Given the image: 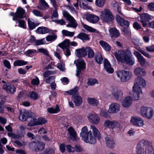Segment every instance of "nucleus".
Masks as SVG:
<instances>
[{
  "mask_svg": "<svg viewBox=\"0 0 154 154\" xmlns=\"http://www.w3.org/2000/svg\"><path fill=\"white\" fill-rule=\"evenodd\" d=\"M146 85L145 80L143 78L138 77L134 80L132 88V98L134 100H138L142 94V88Z\"/></svg>",
  "mask_w": 154,
  "mask_h": 154,
  "instance_id": "obj_1",
  "label": "nucleus"
},
{
  "mask_svg": "<svg viewBox=\"0 0 154 154\" xmlns=\"http://www.w3.org/2000/svg\"><path fill=\"white\" fill-rule=\"evenodd\" d=\"M127 51L126 53L122 50L119 51L118 52L115 53L114 55L119 61L132 65L135 63L134 58L130 50H127Z\"/></svg>",
  "mask_w": 154,
  "mask_h": 154,
  "instance_id": "obj_2",
  "label": "nucleus"
},
{
  "mask_svg": "<svg viewBox=\"0 0 154 154\" xmlns=\"http://www.w3.org/2000/svg\"><path fill=\"white\" fill-rule=\"evenodd\" d=\"M137 147V154H154V148L151 143L147 140H140Z\"/></svg>",
  "mask_w": 154,
  "mask_h": 154,
  "instance_id": "obj_3",
  "label": "nucleus"
},
{
  "mask_svg": "<svg viewBox=\"0 0 154 154\" xmlns=\"http://www.w3.org/2000/svg\"><path fill=\"white\" fill-rule=\"evenodd\" d=\"M154 111L151 107L142 106L140 109V113L143 117L149 119L153 117Z\"/></svg>",
  "mask_w": 154,
  "mask_h": 154,
  "instance_id": "obj_4",
  "label": "nucleus"
},
{
  "mask_svg": "<svg viewBox=\"0 0 154 154\" xmlns=\"http://www.w3.org/2000/svg\"><path fill=\"white\" fill-rule=\"evenodd\" d=\"M117 75L121 81L123 82L129 80L132 75V73L131 72L125 70L118 71Z\"/></svg>",
  "mask_w": 154,
  "mask_h": 154,
  "instance_id": "obj_5",
  "label": "nucleus"
},
{
  "mask_svg": "<svg viewBox=\"0 0 154 154\" xmlns=\"http://www.w3.org/2000/svg\"><path fill=\"white\" fill-rule=\"evenodd\" d=\"M63 16L69 22V23L66 25V26L75 29L77 27L78 24L74 18L66 11H63Z\"/></svg>",
  "mask_w": 154,
  "mask_h": 154,
  "instance_id": "obj_6",
  "label": "nucleus"
},
{
  "mask_svg": "<svg viewBox=\"0 0 154 154\" xmlns=\"http://www.w3.org/2000/svg\"><path fill=\"white\" fill-rule=\"evenodd\" d=\"M101 19L106 22L109 23L114 20V17L110 11L106 9L102 11L100 14Z\"/></svg>",
  "mask_w": 154,
  "mask_h": 154,
  "instance_id": "obj_7",
  "label": "nucleus"
},
{
  "mask_svg": "<svg viewBox=\"0 0 154 154\" xmlns=\"http://www.w3.org/2000/svg\"><path fill=\"white\" fill-rule=\"evenodd\" d=\"M76 63V66L77 67L76 71V75L77 77H79L80 75L82 74V71L85 70V63L84 61L82 59H79L75 61Z\"/></svg>",
  "mask_w": 154,
  "mask_h": 154,
  "instance_id": "obj_8",
  "label": "nucleus"
},
{
  "mask_svg": "<svg viewBox=\"0 0 154 154\" xmlns=\"http://www.w3.org/2000/svg\"><path fill=\"white\" fill-rule=\"evenodd\" d=\"M130 122L134 126L137 127H143L144 125L143 120L140 117L136 116L131 117Z\"/></svg>",
  "mask_w": 154,
  "mask_h": 154,
  "instance_id": "obj_9",
  "label": "nucleus"
},
{
  "mask_svg": "<svg viewBox=\"0 0 154 154\" xmlns=\"http://www.w3.org/2000/svg\"><path fill=\"white\" fill-rule=\"evenodd\" d=\"M45 144L41 142H32L29 144V148L32 151H41L44 149Z\"/></svg>",
  "mask_w": 154,
  "mask_h": 154,
  "instance_id": "obj_10",
  "label": "nucleus"
},
{
  "mask_svg": "<svg viewBox=\"0 0 154 154\" xmlns=\"http://www.w3.org/2000/svg\"><path fill=\"white\" fill-rule=\"evenodd\" d=\"M25 11L21 8H18L15 13H11L10 15L13 17V20L14 21H18V19H22L23 18Z\"/></svg>",
  "mask_w": 154,
  "mask_h": 154,
  "instance_id": "obj_11",
  "label": "nucleus"
},
{
  "mask_svg": "<svg viewBox=\"0 0 154 154\" xmlns=\"http://www.w3.org/2000/svg\"><path fill=\"white\" fill-rule=\"evenodd\" d=\"M104 124L105 126L109 127L112 129L119 128L121 127L120 123L117 121L114 120L110 121L107 120L105 121Z\"/></svg>",
  "mask_w": 154,
  "mask_h": 154,
  "instance_id": "obj_12",
  "label": "nucleus"
},
{
  "mask_svg": "<svg viewBox=\"0 0 154 154\" xmlns=\"http://www.w3.org/2000/svg\"><path fill=\"white\" fill-rule=\"evenodd\" d=\"M120 107L119 104L116 103H112L109 105L108 112L110 113H116L120 111Z\"/></svg>",
  "mask_w": 154,
  "mask_h": 154,
  "instance_id": "obj_13",
  "label": "nucleus"
},
{
  "mask_svg": "<svg viewBox=\"0 0 154 154\" xmlns=\"http://www.w3.org/2000/svg\"><path fill=\"white\" fill-rule=\"evenodd\" d=\"M89 121L92 124L97 125L100 122V117L95 113H90L88 116Z\"/></svg>",
  "mask_w": 154,
  "mask_h": 154,
  "instance_id": "obj_14",
  "label": "nucleus"
},
{
  "mask_svg": "<svg viewBox=\"0 0 154 154\" xmlns=\"http://www.w3.org/2000/svg\"><path fill=\"white\" fill-rule=\"evenodd\" d=\"M111 91L114 98L116 100L118 101L122 99L123 94L120 90L116 88H114L111 89Z\"/></svg>",
  "mask_w": 154,
  "mask_h": 154,
  "instance_id": "obj_15",
  "label": "nucleus"
},
{
  "mask_svg": "<svg viewBox=\"0 0 154 154\" xmlns=\"http://www.w3.org/2000/svg\"><path fill=\"white\" fill-rule=\"evenodd\" d=\"M116 18L117 22L122 26L124 28H127L129 27V23L128 21L122 18L119 15H116Z\"/></svg>",
  "mask_w": 154,
  "mask_h": 154,
  "instance_id": "obj_16",
  "label": "nucleus"
},
{
  "mask_svg": "<svg viewBox=\"0 0 154 154\" xmlns=\"http://www.w3.org/2000/svg\"><path fill=\"white\" fill-rule=\"evenodd\" d=\"M31 116V114L29 112L26 110H24L20 111V115L19 118L20 120L25 121Z\"/></svg>",
  "mask_w": 154,
  "mask_h": 154,
  "instance_id": "obj_17",
  "label": "nucleus"
},
{
  "mask_svg": "<svg viewBox=\"0 0 154 154\" xmlns=\"http://www.w3.org/2000/svg\"><path fill=\"white\" fill-rule=\"evenodd\" d=\"M3 88L8 93L12 94H13L16 91V88L10 83L4 84Z\"/></svg>",
  "mask_w": 154,
  "mask_h": 154,
  "instance_id": "obj_18",
  "label": "nucleus"
},
{
  "mask_svg": "<svg viewBox=\"0 0 154 154\" xmlns=\"http://www.w3.org/2000/svg\"><path fill=\"white\" fill-rule=\"evenodd\" d=\"M86 19L89 22L95 23L99 21V18L98 16L95 15L88 14L87 15Z\"/></svg>",
  "mask_w": 154,
  "mask_h": 154,
  "instance_id": "obj_19",
  "label": "nucleus"
},
{
  "mask_svg": "<svg viewBox=\"0 0 154 154\" xmlns=\"http://www.w3.org/2000/svg\"><path fill=\"white\" fill-rule=\"evenodd\" d=\"M90 130L89 131V134L92 133L93 134L97 137V138L100 139L101 138L100 132L97 128L94 125H91L90 127Z\"/></svg>",
  "mask_w": 154,
  "mask_h": 154,
  "instance_id": "obj_20",
  "label": "nucleus"
},
{
  "mask_svg": "<svg viewBox=\"0 0 154 154\" xmlns=\"http://www.w3.org/2000/svg\"><path fill=\"white\" fill-rule=\"evenodd\" d=\"M87 47H83L75 50L76 55L78 57H83L87 55Z\"/></svg>",
  "mask_w": 154,
  "mask_h": 154,
  "instance_id": "obj_21",
  "label": "nucleus"
},
{
  "mask_svg": "<svg viewBox=\"0 0 154 154\" xmlns=\"http://www.w3.org/2000/svg\"><path fill=\"white\" fill-rule=\"evenodd\" d=\"M132 103V99L130 97L125 98L122 101L121 105L125 108H128Z\"/></svg>",
  "mask_w": 154,
  "mask_h": 154,
  "instance_id": "obj_22",
  "label": "nucleus"
},
{
  "mask_svg": "<svg viewBox=\"0 0 154 154\" xmlns=\"http://www.w3.org/2000/svg\"><path fill=\"white\" fill-rule=\"evenodd\" d=\"M67 131L69 134L71 139L73 140H77L78 138L77 136L76 132L74 129L70 127L68 128Z\"/></svg>",
  "mask_w": 154,
  "mask_h": 154,
  "instance_id": "obj_23",
  "label": "nucleus"
},
{
  "mask_svg": "<svg viewBox=\"0 0 154 154\" xmlns=\"http://www.w3.org/2000/svg\"><path fill=\"white\" fill-rule=\"evenodd\" d=\"M96 136L93 135L92 133H90L84 141L86 143L94 144L96 142Z\"/></svg>",
  "mask_w": 154,
  "mask_h": 154,
  "instance_id": "obj_24",
  "label": "nucleus"
},
{
  "mask_svg": "<svg viewBox=\"0 0 154 154\" xmlns=\"http://www.w3.org/2000/svg\"><path fill=\"white\" fill-rule=\"evenodd\" d=\"M134 54L137 57L139 63L141 65H143L145 64L146 63V60L139 52L135 51Z\"/></svg>",
  "mask_w": 154,
  "mask_h": 154,
  "instance_id": "obj_25",
  "label": "nucleus"
},
{
  "mask_svg": "<svg viewBox=\"0 0 154 154\" xmlns=\"http://www.w3.org/2000/svg\"><path fill=\"white\" fill-rule=\"evenodd\" d=\"M106 143L107 146L109 148H113L115 144L114 139L112 137H105Z\"/></svg>",
  "mask_w": 154,
  "mask_h": 154,
  "instance_id": "obj_26",
  "label": "nucleus"
},
{
  "mask_svg": "<svg viewBox=\"0 0 154 154\" xmlns=\"http://www.w3.org/2000/svg\"><path fill=\"white\" fill-rule=\"evenodd\" d=\"M104 65L105 69L108 73H112L113 72V69L111 66V64L107 59H104Z\"/></svg>",
  "mask_w": 154,
  "mask_h": 154,
  "instance_id": "obj_27",
  "label": "nucleus"
},
{
  "mask_svg": "<svg viewBox=\"0 0 154 154\" xmlns=\"http://www.w3.org/2000/svg\"><path fill=\"white\" fill-rule=\"evenodd\" d=\"M89 134V132L88 131L87 127L85 126L83 127L81 129V131L80 134L82 140H85V138Z\"/></svg>",
  "mask_w": 154,
  "mask_h": 154,
  "instance_id": "obj_28",
  "label": "nucleus"
},
{
  "mask_svg": "<svg viewBox=\"0 0 154 154\" xmlns=\"http://www.w3.org/2000/svg\"><path fill=\"white\" fill-rule=\"evenodd\" d=\"M134 73L136 75L140 76H144L146 73L145 70L140 67L136 68L134 70Z\"/></svg>",
  "mask_w": 154,
  "mask_h": 154,
  "instance_id": "obj_29",
  "label": "nucleus"
},
{
  "mask_svg": "<svg viewBox=\"0 0 154 154\" xmlns=\"http://www.w3.org/2000/svg\"><path fill=\"white\" fill-rule=\"evenodd\" d=\"M73 101L76 106L81 105L83 102L82 98L79 95H76L73 97Z\"/></svg>",
  "mask_w": 154,
  "mask_h": 154,
  "instance_id": "obj_30",
  "label": "nucleus"
},
{
  "mask_svg": "<svg viewBox=\"0 0 154 154\" xmlns=\"http://www.w3.org/2000/svg\"><path fill=\"white\" fill-rule=\"evenodd\" d=\"M109 31L111 36L113 38H117L120 35L119 32L114 28H111L109 29Z\"/></svg>",
  "mask_w": 154,
  "mask_h": 154,
  "instance_id": "obj_31",
  "label": "nucleus"
},
{
  "mask_svg": "<svg viewBox=\"0 0 154 154\" xmlns=\"http://www.w3.org/2000/svg\"><path fill=\"white\" fill-rule=\"evenodd\" d=\"M99 43L102 48L106 51H109L111 49V47L106 42L103 40L99 41Z\"/></svg>",
  "mask_w": 154,
  "mask_h": 154,
  "instance_id": "obj_32",
  "label": "nucleus"
},
{
  "mask_svg": "<svg viewBox=\"0 0 154 154\" xmlns=\"http://www.w3.org/2000/svg\"><path fill=\"white\" fill-rule=\"evenodd\" d=\"M43 8L45 9H48L49 6L45 0H39V5L37 6V8L39 9H42Z\"/></svg>",
  "mask_w": 154,
  "mask_h": 154,
  "instance_id": "obj_33",
  "label": "nucleus"
},
{
  "mask_svg": "<svg viewBox=\"0 0 154 154\" xmlns=\"http://www.w3.org/2000/svg\"><path fill=\"white\" fill-rule=\"evenodd\" d=\"M70 40L66 39L64 40L61 43L58 44V46L61 48L64 49L66 48L69 45Z\"/></svg>",
  "mask_w": 154,
  "mask_h": 154,
  "instance_id": "obj_34",
  "label": "nucleus"
},
{
  "mask_svg": "<svg viewBox=\"0 0 154 154\" xmlns=\"http://www.w3.org/2000/svg\"><path fill=\"white\" fill-rule=\"evenodd\" d=\"M87 100L89 104L91 105L97 106L99 104L97 100L94 98L88 97Z\"/></svg>",
  "mask_w": 154,
  "mask_h": 154,
  "instance_id": "obj_35",
  "label": "nucleus"
},
{
  "mask_svg": "<svg viewBox=\"0 0 154 154\" xmlns=\"http://www.w3.org/2000/svg\"><path fill=\"white\" fill-rule=\"evenodd\" d=\"M36 31L39 34H44L48 32L49 30L47 27H41L37 29Z\"/></svg>",
  "mask_w": 154,
  "mask_h": 154,
  "instance_id": "obj_36",
  "label": "nucleus"
},
{
  "mask_svg": "<svg viewBox=\"0 0 154 154\" xmlns=\"http://www.w3.org/2000/svg\"><path fill=\"white\" fill-rule=\"evenodd\" d=\"M57 37V35L56 34H54L47 36L46 37V39L48 42H53L55 40Z\"/></svg>",
  "mask_w": 154,
  "mask_h": 154,
  "instance_id": "obj_37",
  "label": "nucleus"
},
{
  "mask_svg": "<svg viewBox=\"0 0 154 154\" xmlns=\"http://www.w3.org/2000/svg\"><path fill=\"white\" fill-rule=\"evenodd\" d=\"M47 111L50 113H57L60 111L59 107L58 106H57L56 107L54 108H49L48 109Z\"/></svg>",
  "mask_w": 154,
  "mask_h": 154,
  "instance_id": "obj_38",
  "label": "nucleus"
},
{
  "mask_svg": "<svg viewBox=\"0 0 154 154\" xmlns=\"http://www.w3.org/2000/svg\"><path fill=\"white\" fill-rule=\"evenodd\" d=\"M28 96L31 99L34 100L38 99V94L34 91L29 92L28 94Z\"/></svg>",
  "mask_w": 154,
  "mask_h": 154,
  "instance_id": "obj_39",
  "label": "nucleus"
},
{
  "mask_svg": "<svg viewBox=\"0 0 154 154\" xmlns=\"http://www.w3.org/2000/svg\"><path fill=\"white\" fill-rule=\"evenodd\" d=\"M77 37L82 40H88L89 39L88 35L84 33H81L79 34Z\"/></svg>",
  "mask_w": 154,
  "mask_h": 154,
  "instance_id": "obj_40",
  "label": "nucleus"
},
{
  "mask_svg": "<svg viewBox=\"0 0 154 154\" xmlns=\"http://www.w3.org/2000/svg\"><path fill=\"white\" fill-rule=\"evenodd\" d=\"M62 33L63 36L71 37L73 36L75 34L74 32H70L65 29L62 30Z\"/></svg>",
  "mask_w": 154,
  "mask_h": 154,
  "instance_id": "obj_41",
  "label": "nucleus"
},
{
  "mask_svg": "<svg viewBox=\"0 0 154 154\" xmlns=\"http://www.w3.org/2000/svg\"><path fill=\"white\" fill-rule=\"evenodd\" d=\"M27 63V62L24 60H18L14 62V66H21L26 65Z\"/></svg>",
  "mask_w": 154,
  "mask_h": 154,
  "instance_id": "obj_42",
  "label": "nucleus"
},
{
  "mask_svg": "<svg viewBox=\"0 0 154 154\" xmlns=\"http://www.w3.org/2000/svg\"><path fill=\"white\" fill-rule=\"evenodd\" d=\"M35 125H41L45 124L47 122V121L45 119L43 118H40L38 119H35Z\"/></svg>",
  "mask_w": 154,
  "mask_h": 154,
  "instance_id": "obj_43",
  "label": "nucleus"
},
{
  "mask_svg": "<svg viewBox=\"0 0 154 154\" xmlns=\"http://www.w3.org/2000/svg\"><path fill=\"white\" fill-rule=\"evenodd\" d=\"M87 55H88V57L89 58L93 57L94 54V52L93 50L90 47H87L86 49Z\"/></svg>",
  "mask_w": 154,
  "mask_h": 154,
  "instance_id": "obj_44",
  "label": "nucleus"
},
{
  "mask_svg": "<svg viewBox=\"0 0 154 154\" xmlns=\"http://www.w3.org/2000/svg\"><path fill=\"white\" fill-rule=\"evenodd\" d=\"M78 88L75 87L74 88L71 89L69 91H66V93H67L68 94L72 95L73 97L75 96V95L77 94L78 93Z\"/></svg>",
  "mask_w": 154,
  "mask_h": 154,
  "instance_id": "obj_45",
  "label": "nucleus"
},
{
  "mask_svg": "<svg viewBox=\"0 0 154 154\" xmlns=\"http://www.w3.org/2000/svg\"><path fill=\"white\" fill-rule=\"evenodd\" d=\"M152 17L149 14H143L141 17V20L144 21H148L152 19Z\"/></svg>",
  "mask_w": 154,
  "mask_h": 154,
  "instance_id": "obj_46",
  "label": "nucleus"
},
{
  "mask_svg": "<svg viewBox=\"0 0 154 154\" xmlns=\"http://www.w3.org/2000/svg\"><path fill=\"white\" fill-rule=\"evenodd\" d=\"M95 59L98 64H100L103 60V58L100 53H98L95 56Z\"/></svg>",
  "mask_w": 154,
  "mask_h": 154,
  "instance_id": "obj_47",
  "label": "nucleus"
},
{
  "mask_svg": "<svg viewBox=\"0 0 154 154\" xmlns=\"http://www.w3.org/2000/svg\"><path fill=\"white\" fill-rule=\"evenodd\" d=\"M112 5L113 7L114 8L115 10H117L118 13L122 15L121 11V9L120 7L119 6L118 3L115 2H112Z\"/></svg>",
  "mask_w": 154,
  "mask_h": 154,
  "instance_id": "obj_48",
  "label": "nucleus"
},
{
  "mask_svg": "<svg viewBox=\"0 0 154 154\" xmlns=\"http://www.w3.org/2000/svg\"><path fill=\"white\" fill-rule=\"evenodd\" d=\"M32 12L35 16L37 17H42L43 15V14L42 12L37 10H33Z\"/></svg>",
  "mask_w": 154,
  "mask_h": 154,
  "instance_id": "obj_49",
  "label": "nucleus"
},
{
  "mask_svg": "<svg viewBox=\"0 0 154 154\" xmlns=\"http://www.w3.org/2000/svg\"><path fill=\"white\" fill-rule=\"evenodd\" d=\"M82 26L85 29L91 32H95L96 30L93 28L85 24H83Z\"/></svg>",
  "mask_w": 154,
  "mask_h": 154,
  "instance_id": "obj_50",
  "label": "nucleus"
},
{
  "mask_svg": "<svg viewBox=\"0 0 154 154\" xmlns=\"http://www.w3.org/2000/svg\"><path fill=\"white\" fill-rule=\"evenodd\" d=\"M96 84H98L97 80L95 79H89L88 85L89 86H93Z\"/></svg>",
  "mask_w": 154,
  "mask_h": 154,
  "instance_id": "obj_51",
  "label": "nucleus"
},
{
  "mask_svg": "<svg viewBox=\"0 0 154 154\" xmlns=\"http://www.w3.org/2000/svg\"><path fill=\"white\" fill-rule=\"evenodd\" d=\"M28 23L29 27L31 30H32L36 27V25L34 23L32 22L30 19L28 20Z\"/></svg>",
  "mask_w": 154,
  "mask_h": 154,
  "instance_id": "obj_52",
  "label": "nucleus"
},
{
  "mask_svg": "<svg viewBox=\"0 0 154 154\" xmlns=\"http://www.w3.org/2000/svg\"><path fill=\"white\" fill-rule=\"evenodd\" d=\"M137 50L140 53L146 57L149 58H150L151 57V56L150 55H149L145 51L142 49L140 48H138Z\"/></svg>",
  "mask_w": 154,
  "mask_h": 154,
  "instance_id": "obj_53",
  "label": "nucleus"
},
{
  "mask_svg": "<svg viewBox=\"0 0 154 154\" xmlns=\"http://www.w3.org/2000/svg\"><path fill=\"white\" fill-rule=\"evenodd\" d=\"M37 52L35 49L28 50L25 52V54L26 56H30L32 54L37 53Z\"/></svg>",
  "mask_w": 154,
  "mask_h": 154,
  "instance_id": "obj_54",
  "label": "nucleus"
},
{
  "mask_svg": "<svg viewBox=\"0 0 154 154\" xmlns=\"http://www.w3.org/2000/svg\"><path fill=\"white\" fill-rule=\"evenodd\" d=\"M38 51V52L42 53L47 56H49V52L47 49L43 48H39Z\"/></svg>",
  "mask_w": 154,
  "mask_h": 154,
  "instance_id": "obj_55",
  "label": "nucleus"
},
{
  "mask_svg": "<svg viewBox=\"0 0 154 154\" xmlns=\"http://www.w3.org/2000/svg\"><path fill=\"white\" fill-rule=\"evenodd\" d=\"M57 67L60 70L62 71H64L65 70V64L63 63H58L57 66Z\"/></svg>",
  "mask_w": 154,
  "mask_h": 154,
  "instance_id": "obj_56",
  "label": "nucleus"
},
{
  "mask_svg": "<svg viewBox=\"0 0 154 154\" xmlns=\"http://www.w3.org/2000/svg\"><path fill=\"white\" fill-rule=\"evenodd\" d=\"M14 144L16 146H21L25 145L26 144V143L23 141L21 142L18 140H15L14 142Z\"/></svg>",
  "mask_w": 154,
  "mask_h": 154,
  "instance_id": "obj_57",
  "label": "nucleus"
},
{
  "mask_svg": "<svg viewBox=\"0 0 154 154\" xmlns=\"http://www.w3.org/2000/svg\"><path fill=\"white\" fill-rule=\"evenodd\" d=\"M96 5L98 7L103 6L105 3V0H96Z\"/></svg>",
  "mask_w": 154,
  "mask_h": 154,
  "instance_id": "obj_58",
  "label": "nucleus"
},
{
  "mask_svg": "<svg viewBox=\"0 0 154 154\" xmlns=\"http://www.w3.org/2000/svg\"><path fill=\"white\" fill-rule=\"evenodd\" d=\"M45 43L46 41L45 40L44 38H43L40 40H36L35 45H39L44 44H45Z\"/></svg>",
  "mask_w": 154,
  "mask_h": 154,
  "instance_id": "obj_59",
  "label": "nucleus"
},
{
  "mask_svg": "<svg viewBox=\"0 0 154 154\" xmlns=\"http://www.w3.org/2000/svg\"><path fill=\"white\" fill-rule=\"evenodd\" d=\"M55 73H56L55 71L52 72L50 71H46L44 73L43 76L44 77L46 78L49 76L50 75L54 74Z\"/></svg>",
  "mask_w": 154,
  "mask_h": 154,
  "instance_id": "obj_60",
  "label": "nucleus"
},
{
  "mask_svg": "<svg viewBox=\"0 0 154 154\" xmlns=\"http://www.w3.org/2000/svg\"><path fill=\"white\" fill-rule=\"evenodd\" d=\"M19 23L18 26L22 27L23 28H25L26 27V23L25 21L23 20H20L17 21Z\"/></svg>",
  "mask_w": 154,
  "mask_h": 154,
  "instance_id": "obj_61",
  "label": "nucleus"
},
{
  "mask_svg": "<svg viewBox=\"0 0 154 154\" xmlns=\"http://www.w3.org/2000/svg\"><path fill=\"white\" fill-rule=\"evenodd\" d=\"M54 21L57 23L60 24L61 25H64L66 23L65 21L63 19L55 20Z\"/></svg>",
  "mask_w": 154,
  "mask_h": 154,
  "instance_id": "obj_62",
  "label": "nucleus"
},
{
  "mask_svg": "<svg viewBox=\"0 0 154 154\" xmlns=\"http://www.w3.org/2000/svg\"><path fill=\"white\" fill-rule=\"evenodd\" d=\"M31 83L33 85H38L39 83V81L38 78L36 77L35 79H33L32 80Z\"/></svg>",
  "mask_w": 154,
  "mask_h": 154,
  "instance_id": "obj_63",
  "label": "nucleus"
},
{
  "mask_svg": "<svg viewBox=\"0 0 154 154\" xmlns=\"http://www.w3.org/2000/svg\"><path fill=\"white\" fill-rule=\"evenodd\" d=\"M148 7L150 11H154V3H150L148 5Z\"/></svg>",
  "mask_w": 154,
  "mask_h": 154,
  "instance_id": "obj_64",
  "label": "nucleus"
}]
</instances>
